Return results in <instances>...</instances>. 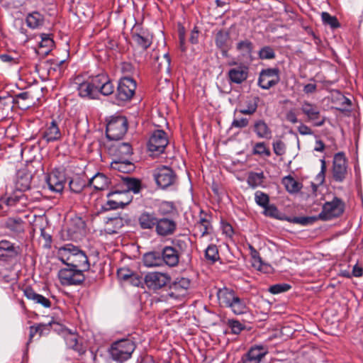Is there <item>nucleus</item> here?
I'll return each mask as SVG.
<instances>
[{"label":"nucleus","instance_id":"nucleus-1","mask_svg":"<svg viewBox=\"0 0 363 363\" xmlns=\"http://www.w3.org/2000/svg\"><path fill=\"white\" fill-rule=\"evenodd\" d=\"M60 260L69 267L86 271L89 268L86 254L72 245H66L59 250Z\"/></svg>","mask_w":363,"mask_h":363},{"label":"nucleus","instance_id":"nucleus-2","mask_svg":"<svg viewBox=\"0 0 363 363\" xmlns=\"http://www.w3.org/2000/svg\"><path fill=\"white\" fill-rule=\"evenodd\" d=\"M217 297L220 306L230 308L235 315L245 314L248 311L246 300L240 298L233 289L227 287L219 289Z\"/></svg>","mask_w":363,"mask_h":363},{"label":"nucleus","instance_id":"nucleus-3","mask_svg":"<svg viewBox=\"0 0 363 363\" xmlns=\"http://www.w3.org/2000/svg\"><path fill=\"white\" fill-rule=\"evenodd\" d=\"M136 345L130 339H121L113 342L108 348L110 357L117 363H123L132 357Z\"/></svg>","mask_w":363,"mask_h":363},{"label":"nucleus","instance_id":"nucleus-4","mask_svg":"<svg viewBox=\"0 0 363 363\" xmlns=\"http://www.w3.org/2000/svg\"><path fill=\"white\" fill-rule=\"evenodd\" d=\"M191 281L188 278H177L169 286L167 292L161 296L163 300H182L186 294Z\"/></svg>","mask_w":363,"mask_h":363},{"label":"nucleus","instance_id":"nucleus-5","mask_svg":"<svg viewBox=\"0 0 363 363\" xmlns=\"http://www.w3.org/2000/svg\"><path fill=\"white\" fill-rule=\"evenodd\" d=\"M128 130V121L125 116H117L111 118L106 125V136L109 140L121 139Z\"/></svg>","mask_w":363,"mask_h":363},{"label":"nucleus","instance_id":"nucleus-6","mask_svg":"<svg viewBox=\"0 0 363 363\" xmlns=\"http://www.w3.org/2000/svg\"><path fill=\"white\" fill-rule=\"evenodd\" d=\"M89 79L97 96L99 94L109 96L113 93L114 85L106 74H99L96 76L89 77Z\"/></svg>","mask_w":363,"mask_h":363},{"label":"nucleus","instance_id":"nucleus-7","mask_svg":"<svg viewBox=\"0 0 363 363\" xmlns=\"http://www.w3.org/2000/svg\"><path fill=\"white\" fill-rule=\"evenodd\" d=\"M136 82L131 77H123L120 79L116 90V99L120 101L130 100L135 94Z\"/></svg>","mask_w":363,"mask_h":363},{"label":"nucleus","instance_id":"nucleus-8","mask_svg":"<svg viewBox=\"0 0 363 363\" xmlns=\"http://www.w3.org/2000/svg\"><path fill=\"white\" fill-rule=\"evenodd\" d=\"M153 176L157 184L162 189L173 185L177 180V175L172 168L161 166L154 170Z\"/></svg>","mask_w":363,"mask_h":363},{"label":"nucleus","instance_id":"nucleus-9","mask_svg":"<svg viewBox=\"0 0 363 363\" xmlns=\"http://www.w3.org/2000/svg\"><path fill=\"white\" fill-rule=\"evenodd\" d=\"M58 277L64 286L78 285L85 279L83 272L72 267L60 269Z\"/></svg>","mask_w":363,"mask_h":363},{"label":"nucleus","instance_id":"nucleus-10","mask_svg":"<svg viewBox=\"0 0 363 363\" xmlns=\"http://www.w3.org/2000/svg\"><path fill=\"white\" fill-rule=\"evenodd\" d=\"M344 211V205L340 199L334 198L333 201L326 202L322 211L319 213V218L323 220H329L340 216Z\"/></svg>","mask_w":363,"mask_h":363},{"label":"nucleus","instance_id":"nucleus-11","mask_svg":"<svg viewBox=\"0 0 363 363\" xmlns=\"http://www.w3.org/2000/svg\"><path fill=\"white\" fill-rule=\"evenodd\" d=\"M168 143L167 133L162 130H156L149 139L147 147L149 151L160 154L164 152Z\"/></svg>","mask_w":363,"mask_h":363},{"label":"nucleus","instance_id":"nucleus-12","mask_svg":"<svg viewBox=\"0 0 363 363\" xmlns=\"http://www.w3.org/2000/svg\"><path fill=\"white\" fill-rule=\"evenodd\" d=\"M347 175V162L345 154L335 155L333 164V177L335 182H342Z\"/></svg>","mask_w":363,"mask_h":363},{"label":"nucleus","instance_id":"nucleus-13","mask_svg":"<svg viewBox=\"0 0 363 363\" xmlns=\"http://www.w3.org/2000/svg\"><path fill=\"white\" fill-rule=\"evenodd\" d=\"M279 82V70L278 68L262 69L259 74L258 84L263 89H269Z\"/></svg>","mask_w":363,"mask_h":363},{"label":"nucleus","instance_id":"nucleus-14","mask_svg":"<svg viewBox=\"0 0 363 363\" xmlns=\"http://www.w3.org/2000/svg\"><path fill=\"white\" fill-rule=\"evenodd\" d=\"M170 281V277L162 272H149L144 278L145 285L149 289L157 290L167 284Z\"/></svg>","mask_w":363,"mask_h":363},{"label":"nucleus","instance_id":"nucleus-15","mask_svg":"<svg viewBox=\"0 0 363 363\" xmlns=\"http://www.w3.org/2000/svg\"><path fill=\"white\" fill-rule=\"evenodd\" d=\"M73 84L77 90L78 94L80 97L88 99H94L97 98V95L89 78L86 80H84L82 77L77 76L74 78Z\"/></svg>","mask_w":363,"mask_h":363},{"label":"nucleus","instance_id":"nucleus-16","mask_svg":"<svg viewBox=\"0 0 363 363\" xmlns=\"http://www.w3.org/2000/svg\"><path fill=\"white\" fill-rule=\"evenodd\" d=\"M20 246L15 245L9 240H0V259L5 262H10L16 259L21 254Z\"/></svg>","mask_w":363,"mask_h":363},{"label":"nucleus","instance_id":"nucleus-17","mask_svg":"<svg viewBox=\"0 0 363 363\" xmlns=\"http://www.w3.org/2000/svg\"><path fill=\"white\" fill-rule=\"evenodd\" d=\"M47 183L50 190L56 192L62 191L66 183L64 171L60 169H53L48 176Z\"/></svg>","mask_w":363,"mask_h":363},{"label":"nucleus","instance_id":"nucleus-18","mask_svg":"<svg viewBox=\"0 0 363 363\" xmlns=\"http://www.w3.org/2000/svg\"><path fill=\"white\" fill-rule=\"evenodd\" d=\"M124 196H127V194L123 189L109 192L107 194L106 209H117L128 205L130 200L128 197L123 199Z\"/></svg>","mask_w":363,"mask_h":363},{"label":"nucleus","instance_id":"nucleus-19","mask_svg":"<svg viewBox=\"0 0 363 363\" xmlns=\"http://www.w3.org/2000/svg\"><path fill=\"white\" fill-rule=\"evenodd\" d=\"M177 222L169 218H158L155 227V232L157 235L167 237L173 235L177 230Z\"/></svg>","mask_w":363,"mask_h":363},{"label":"nucleus","instance_id":"nucleus-20","mask_svg":"<svg viewBox=\"0 0 363 363\" xmlns=\"http://www.w3.org/2000/svg\"><path fill=\"white\" fill-rule=\"evenodd\" d=\"M301 110L307 116L308 121H316L314 123L315 126H322L324 124L325 118L319 121L320 110L315 104L304 101L301 104Z\"/></svg>","mask_w":363,"mask_h":363},{"label":"nucleus","instance_id":"nucleus-21","mask_svg":"<svg viewBox=\"0 0 363 363\" xmlns=\"http://www.w3.org/2000/svg\"><path fill=\"white\" fill-rule=\"evenodd\" d=\"M41 138L48 143L60 140L62 138V133L55 120L45 125L41 131Z\"/></svg>","mask_w":363,"mask_h":363},{"label":"nucleus","instance_id":"nucleus-22","mask_svg":"<svg viewBox=\"0 0 363 363\" xmlns=\"http://www.w3.org/2000/svg\"><path fill=\"white\" fill-rule=\"evenodd\" d=\"M268 353V348L263 345L252 346L242 357V363H259Z\"/></svg>","mask_w":363,"mask_h":363},{"label":"nucleus","instance_id":"nucleus-23","mask_svg":"<svg viewBox=\"0 0 363 363\" xmlns=\"http://www.w3.org/2000/svg\"><path fill=\"white\" fill-rule=\"evenodd\" d=\"M158 217L153 211H143L138 217V223L143 230L155 229Z\"/></svg>","mask_w":363,"mask_h":363},{"label":"nucleus","instance_id":"nucleus-24","mask_svg":"<svg viewBox=\"0 0 363 363\" xmlns=\"http://www.w3.org/2000/svg\"><path fill=\"white\" fill-rule=\"evenodd\" d=\"M162 260L169 267H176L179 262L180 255L176 248L172 246H165L161 252Z\"/></svg>","mask_w":363,"mask_h":363},{"label":"nucleus","instance_id":"nucleus-25","mask_svg":"<svg viewBox=\"0 0 363 363\" xmlns=\"http://www.w3.org/2000/svg\"><path fill=\"white\" fill-rule=\"evenodd\" d=\"M132 39L138 46L147 50L152 43V35L147 30L141 29L139 33L133 31Z\"/></svg>","mask_w":363,"mask_h":363},{"label":"nucleus","instance_id":"nucleus-26","mask_svg":"<svg viewBox=\"0 0 363 363\" xmlns=\"http://www.w3.org/2000/svg\"><path fill=\"white\" fill-rule=\"evenodd\" d=\"M229 80L232 83L241 84L245 81L248 77V69L245 66H238L230 69L228 72Z\"/></svg>","mask_w":363,"mask_h":363},{"label":"nucleus","instance_id":"nucleus-27","mask_svg":"<svg viewBox=\"0 0 363 363\" xmlns=\"http://www.w3.org/2000/svg\"><path fill=\"white\" fill-rule=\"evenodd\" d=\"M41 40L39 43L38 48L36 50L38 55L42 57L48 55L52 50L55 43L50 34L42 33Z\"/></svg>","mask_w":363,"mask_h":363},{"label":"nucleus","instance_id":"nucleus-28","mask_svg":"<svg viewBox=\"0 0 363 363\" xmlns=\"http://www.w3.org/2000/svg\"><path fill=\"white\" fill-rule=\"evenodd\" d=\"M23 294L28 299L33 301L35 303L40 304L45 308L51 306V301L49 298L37 294L31 287H26L23 290Z\"/></svg>","mask_w":363,"mask_h":363},{"label":"nucleus","instance_id":"nucleus-29","mask_svg":"<svg viewBox=\"0 0 363 363\" xmlns=\"http://www.w3.org/2000/svg\"><path fill=\"white\" fill-rule=\"evenodd\" d=\"M4 203L9 207L24 206L27 203V198L22 190H18L10 196H4Z\"/></svg>","mask_w":363,"mask_h":363},{"label":"nucleus","instance_id":"nucleus-30","mask_svg":"<svg viewBox=\"0 0 363 363\" xmlns=\"http://www.w3.org/2000/svg\"><path fill=\"white\" fill-rule=\"evenodd\" d=\"M45 23V16L38 11L28 13L26 16V26L31 29H38Z\"/></svg>","mask_w":363,"mask_h":363},{"label":"nucleus","instance_id":"nucleus-31","mask_svg":"<svg viewBox=\"0 0 363 363\" xmlns=\"http://www.w3.org/2000/svg\"><path fill=\"white\" fill-rule=\"evenodd\" d=\"M116 159L130 160L133 154L131 145L128 143H119L113 147Z\"/></svg>","mask_w":363,"mask_h":363},{"label":"nucleus","instance_id":"nucleus-32","mask_svg":"<svg viewBox=\"0 0 363 363\" xmlns=\"http://www.w3.org/2000/svg\"><path fill=\"white\" fill-rule=\"evenodd\" d=\"M87 184L92 186L96 190L102 191L108 187L110 179L103 173L99 172L91 177Z\"/></svg>","mask_w":363,"mask_h":363},{"label":"nucleus","instance_id":"nucleus-33","mask_svg":"<svg viewBox=\"0 0 363 363\" xmlns=\"http://www.w3.org/2000/svg\"><path fill=\"white\" fill-rule=\"evenodd\" d=\"M253 130L259 138L270 139L272 138V130L262 119L255 121Z\"/></svg>","mask_w":363,"mask_h":363},{"label":"nucleus","instance_id":"nucleus-34","mask_svg":"<svg viewBox=\"0 0 363 363\" xmlns=\"http://www.w3.org/2000/svg\"><path fill=\"white\" fill-rule=\"evenodd\" d=\"M112 169L123 173H129L135 169L134 164L130 160L116 159L111 163Z\"/></svg>","mask_w":363,"mask_h":363},{"label":"nucleus","instance_id":"nucleus-35","mask_svg":"<svg viewBox=\"0 0 363 363\" xmlns=\"http://www.w3.org/2000/svg\"><path fill=\"white\" fill-rule=\"evenodd\" d=\"M123 191L128 194L130 191L134 194L140 192L141 189V182L138 179L125 177L122 178Z\"/></svg>","mask_w":363,"mask_h":363},{"label":"nucleus","instance_id":"nucleus-36","mask_svg":"<svg viewBox=\"0 0 363 363\" xmlns=\"http://www.w3.org/2000/svg\"><path fill=\"white\" fill-rule=\"evenodd\" d=\"M24 221L21 218L10 217L5 222V227L16 234L24 232Z\"/></svg>","mask_w":363,"mask_h":363},{"label":"nucleus","instance_id":"nucleus-37","mask_svg":"<svg viewBox=\"0 0 363 363\" xmlns=\"http://www.w3.org/2000/svg\"><path fill=\"white\" fill-rule=\"evenodd\" d=\"M65 340L67 346L77 351L79 354L85 352V350L82 344L78 341L77 335L74 333H68L65 336Z\"/></svg>","mask_w":363,"mask_h":363},{"label":"nucleus","instance_id":"nucleus-38","mask_svg":"<svg viewBox=\"0 0 363 363\" xmlns=\"http://www.w3.org/2000/svg\"><path fill=\"white\" fill-rule=\"evenodd\" d=\"M236 50L243 58L251 59L253 50V44L249 40H240L236 45Z\"/></svg>","mask_w":363,"mask_h":363},{"label":"nucleus","instance_id":"nucleus-39","mask_svg":"<svg viewBox=\"0 0 363 363\" xmlns=\"http://www.w3.org/2000/svg\"><path fill=\"white\" fill-rule=\"evenodd\" d=\"M143 260L144 264L149 267L160 266L162 262L161 253L157 252L145 253Z\"/></svg>","mask_w":363,"mask_h":363},{"label":"nucleus","instance_id":"nucleus-40","mask_svg":"<svg viewBox=\"0 0 363 363\" xmlns=\"http://www.w3.org/2000/svg\"><path fill=\"white\" fill-rule=\"evenodd\" d=\"M105 223V231L107 233H116L123 226V219L121 217L106 218Z\"/></svg>","mask_w":363,"mask_h":363},{"label":"nucleus","instance_id":"nucleus-41","mask_svg":"<svg viewBox=\"0 0 363 363\" xmlns=\"http://www.w3.org/2000/svg\"><path fill=\"white\" fill-rule=\"evenodd\" d=\"M282 184L284 185L286 191L291 194L298 192L303 187L301 182L296 181L291 176H286L283 178Z\"/></svg>","mask_w":363,"mask_h":363},{"label":"nucleus","instance_id":"nucleus-42","mask_svg":"<svg viewBox=\"0 0 363 363\" xmlns=\"http://www.w3.org/2000/svg\"><path fill=\"white\" fill-rule=\"evenodd\" d=\"M85 222L80 217H74L71 219L67 231L71 235L81 234L85 228Z\"/></svg>","mask_w":363,"mask_h":363},{"label":"nucleus","instance_id":"nucleus-43","mask_svg":"<svg viewBox=\"0 0 363 363\" xmlns=\"http://www.w3.org/2000/svg\"><path fill=\"white\" fill-rule=\"evenodd\" d=\"M230 35L228 32L225 30H220L216 33L215 42L216 46L223 50V52H226L228 47V41Z\"/></svg>","mask_w":363,"mask_h":363},{"label":"nucleus","instance_id":"nucleus-44","mask_svg":"<svg viewBox=\"0 0 363 363\" xmlns=\"http://www.w3.org/2000/svg\"><path fill=\"white\" fill-rule=\"evenodd\" d=\"M86 185V182L80 176L75 175L69 182L70 191L74 193H80Z\"/></svg>","mask_w":363,"mask_h":363},{"label":"nucleus","instance_id":"nucleus-45","mask_svg":"<svg viewBox=\"0 0 363 363\" xmlns=\"http://www.w3.org/2000/svg\"><path fill=\"white\" fill-rule=\"evenodd\" d=\"M194 229L201 237H203L210 233L212 226L208 220L201 218L199 221L195 224Z\"/></svg>","mask_w":363,"mask_h":363},{"label":"nucleus","instance_id":"nucleus-46","mask_svg":"<svg viewBox=\"0 0 363 363\" xmlns=\"http://www.w3.org/2000/svg\"><path fill=\"white\" fill-rule=\"evenodd\" d=\"M259 101V99L258 97L249 99L246 101V106L240 108L239 112L244 115H252L257 109Z\"/></svg>","mask_w":363,"mask_h":363},{"label":"nucleus","instance_id":"nucleus-47","mask_svg":"<svg viewBox=\"0 0 363 363\" xmlns=\"http://www.w3.org/2000/svg\"><path fill=\"white\" fill-rule=\"evenodd\" d=\"M264 175L262 172H250L248 174L247 182L250 186L252 188H256L264 182Z\"/></svg>","mask_w":363,"mask_h":363},{"label":"nucleus","instance_id":"nucleus-48","mask_svg":"<svg viewBox=\"0 0 363 363\" xmlns=\"http://www.w3.org/2000/svg\"><path fill=\"white\" fill-rule=\"evenodd\" d=\"M205 257L211 263H215L220 259L218 250L216 245L211 244L205 250Z\"/></svg>","mask_w":363,"mask_h":363},{"label":"nucleus","instance_id":"nucleus-49","mask_svg":"<svg viewBox=\"0 0 363 363\" xmlns=\"http://www.w3.org/2000/svg\"><path fill=\"white\" fill-rule=\"evenodd\" d=\"M252 153L253 155L262 157H269L271 155L269 148L266 146L264 142L255 143L252 149Z\"/></svg>","mask_w":363,"mask_h":363},{"label":"nucleus","instance_id":"nucleus-50","mask_svg":"<svg viewBox=\"0 0 363 363\" xmlns=\"http://www.w3.org/2000/svg\"><path fill=\"white\" fill-rule=\"evenodd\" d=\"M337 105L336 108L340 111H347L350 110L351 106V101L348 98L345 97L342 94H338L337 96Z\"/></svg>","mask_w":363,"mask_h":363},{"label":"nucleus","instance_id":"nucleus-51","mask_svg":"<svg viewBox=\"0 0 363 363\" xmlns=\"http://www.w3.org/2000/svg\"><path fill=\"white\" fill-rule=\"evenodd\" d=\"M175 211V206L172 202L163 201L162 202L158 208V212L161 216H168L172 214Z\"/></svg>","mask_w":363,"mask_h":363},{"label":"nucleus","instance_id":"nucleus-52","mask_svg":"<svg viewBox=\"0 0 363 363\" xmlns=\"http://www.w3.org/2000/svg\"><path fill=\"white\" fill-rule=\"evenodd\" d=\"M321 18L324 24L329 25L332 28H336L340 26L337 18L331 16L328 12H323L321 13Z\"/></svg>","mask_w":363,"mask_h":363},{"label":"nucleus","instance_id":"nucleus-53","mask_svg":"<svg viewBox=\"0 0 363 363\" xmlns=\"http://www.w3.org/2000/svg\"><path fill=\"white\" fill-rule=\"evenodd\" d=\"M275 52L270 46H264L259 51V57L262 60H272L275 58Z\"/></svg>","mask_w":363,"mask_h":363},{"label":"nucleus","instance_id":"nucleus-54","mask_svg":"<svg viewBox=\"0 0 363 363\" xmlns=\"http://www.w3.org/2000/svg\"><path fill=\"white\" fill-rule=\"evenodd\" d=\"M291 287V286L288 284H277L271 286L269 288V291L273 294H278L289 291Z\"/></svg>","mask_w":363,"mask_h":363},{"label":"nucleus","instance_id":"nucleus-55","mask_svg":"<svg viewBox=\"0 0 363 363\" xmlns=\"http://www.w3.org/2000/svg\"><path fill=\"white\" fill-rule=\"evenodd\" d=\"M255 201L257 205L264 208L269 205V198L267 194L262 191H257L255 193Z\"/></svg>","mask_w":363,"mask_h":363},{"label":"nucleus","instance_id":"nucleus-56","mask_svg":"<svg viewBox=\"0 0 363 363\" xmlns=\"http://www.w3.org/2000/svg\"><path fill=\"white\" fill-rule=\"evenodd\" d=\"M0 60L11 65L18 64L20 57L16 54H1L0 55Z\"/></svg>","mask_w":363,"mask_h":363},{"label":"nucleus","instance_id":"nucleus-57","mask_svg":"<svg viewBox=\"0 0 363 363\" xmlns=\"http://www.w3.org/2000/svg\"><path fill=\"white\" fill-rule=\"evenodd\" d=\"M228 325L233 334H239L244 329V325L237 320H228Z\"/></svg>","mask_w":363,"mask_h":363},{"label":"nucleus","instance_id":"nucleus-58","mask_svg":"<svg viewBox=\"0 0 363 363\" xmlns=\"http://www.w3.org/2000/svg\"><path fill=\"white\" fill-rule=\"evenodd\" d=\"M264 214L266 216H269L271 218H279V211L278 208L273 204L267 205L264 208Z\"/></svg>","mask_w":363,"mask_h":363},{"label":"nucleus","instance_id":"nucleus-59","mask_svg":"<svg viewBox=\"0 0 363 363\" xmlns=\"http://www.w3.org/2000/svg\"><path fill=\"white\" fill-rule=\"evenodd\" d=\"M173 248H176L180 256L186 251L188 247L187 242L185 240L180 239L174 240L173 241Z\"/></svg>","mask_w":363,"mask_h":363},{"label":"nucleus","instance_id":"nucleus-60","mask_svg":"<svg viewBox=\"0 0 363 363\" xmlns=\"http://www.w3.org/2000/svg\"><path fill=\"white\" fill-rule=\"evenodd\" d=\"M120 69L123 77H130L134 72V67L130 62H122L120 65Z\"/></svg>","mask_w":363,"mask_h":363},{"label":"nucleus","instance_id":"nucleus-61","mask_svg":"<svg viewBox=\"0 0 363 363\" xmlns=\"http://www.w3.org/2000/svg\"><path fill=\"white\" fill-rule=\"evenodd\" d=\"M133 271H131L129 268L122 267L120 268L117 272V275L119 279L126 281L130 276L132 274Z\"/></svg>","mask_w":363,"mask_h":363},{"label":"nucleus","instance_id":"nucleus-62","mask_svg":"<svg viewBox=\"0 0 363 363\" xmlns=\"http://www.w3.org/2000/svg\"><path fill=\"white\" fill-rule=\"evenodd\" d=\"M127 282L135 286H139L143 282V278L138 273L133 272L130 278L126 280Z\"/></svg>","mask_w":363,"mask_h":363},{"label":"nucleus","instance_id":"nucleus-63","mask_svg":"<svg viewBox=\"0 0 363 363\" xmlns=\"http://www.w3.org/2000/svg\"><path fill=\"white\" fill-rule=\"evenodd\" d=\"M273 150L277 155L281 156L285 153V145L281 140L273 143Z\"/></svg>","mask_w":363,"mask_h":363},{"label":"nucleus","instance_id":"nucleus-64","mask_svg":"<svg viewBox=\"0 0 363 363\" xmlns=\"http://www.w3.org/2000/svg\"><path fill=\"white\" fill-rule=\"evenodd\" d=\"M287 220L294 223L306 225L311 223L313 219L311 217H294L293 218H288Z\"/></svg>","mask_w":363,"mask_h":363}]
</instances>
